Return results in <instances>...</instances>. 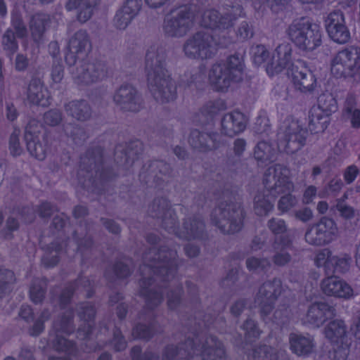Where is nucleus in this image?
<instances>
[{
	"mask_svg": "<svg viewBox=\"0 0 360 360\" xmlns=\"http://www.w3.org/2000/svg\"><path fill=\"white\" fill-rule=\"evenodd\" d=\"M289 46H278L273 53L266 51V46H253V61L255 64H264L267 74L272 77L283 71L291 77L296 88L302 91L312 90L316 79L311 73L307 74V69L300 61L296 64H290Z\"/></svg>",
	"mask_w": 360,
	"mask_h": 360,
	"instance_id": "1",
	"label": "nucleus"
},
{
	"mask_svg": "<svg viewBox=\"0 0 360 360\" xmlns=\"http://www.w3.org/2000/svg\"><path fill=\"white\" fill-rule=\"evenodd\" d=\"M205 27L212 30H225L229 27L231 20H226V18L220 19L217 11L209 10L200 16L196 17L191 8L181 6L172 11L166 16L164 30L169 37H181L193 26L194 20Z\"/></svg>",
	"mask_w": 360,
	"mask_h": 360,
	"instance_id": "2",
	"label": "nucleus"
},
{
	"mask_svg": "<svg viewBox=\"0 0 360 360\" xmlns=\"http://www.w3.org/2000/svg\"><path fill=\"white\" fill-rule=\"evenodd\" d=\"M243 77L242 58L233 56L226 65H217L210 70L209 79L212 86L218 91H226L231 84Z\"/></svg>",
	"mask_w": 360,
	"mask_h": 360,
	"instance_id": "3",
	"label": "nucleus"
},
{
	"mask_svg": "<svg viewBox=\"0 0 360 360\" xmlns=\"http://www.w3.org/2000/svg\"><path fill=\"white\" fill-rule=\"evenodd\" d=\"M288 35L297 45H318L321 38L319 26L308 18L295 20L288 29Z\"/></svg>",
	"mask_w": 360,
	"mask_h": 360,
	"instance_id": "4",
	"label": "nucleus"
},
{
	"mask_svg": "<svg viewBox=\"0 0 360 360\" xmlns=\"http://www.w3.org/2000/svg\"><path fill=\"white\" fill-rule=\"evenodd\" d=\"M337 109L336 101L331 94H323L318 98L317 105L310 111L309 129L316 133L326 129L329 116Z\"/></svg>",
	"mask_w": 360,
	"mask_h": 360,
	"instance_id": "5",
	"label": "nucleus"
},
{
	"mask_svg": "<svg viewBox=\"0 0 360 360\" xmlns=\"http://www.w3.org/2000/svg\"><path fill=\"white\" fill-rule=\"evenodd\" d=\"M325 335L330 341L335 344L331 359L347 360L351 339L347 335L344 322L340 320L330 322L325 330Z\"/></svg>",
	"mask_w": 360,
	"mask_h": 360,
	"instance_id": "6",
	"label": "nucleus"
},
{
	"mask_svg": "<svg viewBox=\"0 0 360 360\" xmlns=\"http://www.w3.org/2000/svg\"><path fill=\"white\" fill-rule=\"evenodd\" d=\"M338 228L334 221L324 218L306 233V241L311 245H321L331 242L337 236Z\"/></svg>",
	"mask_w": 360,
	"mask_h": 360,
	"instance_id": "7",
	"label": "nucleus"
},
{
	"mask_svg": "<svg viewBox=\"0 0 360 360\" xmlns=\"http://www.w3.org/2000/svg\"><path fill=\"white\" fill-rule=\"evenodd\" d=\"M357 60L359 58L356 51H342L334 59L331 71L337 76L354 77L360 70Z\"/></svg>",
	"mask_w": 360,
	"mask_h": 360,
	"instance_id": "8",
	"label": "nucleus"
},
{
	"mask_svg": "<svg viewBox=\"0 0 360 360\" xmlns=\"http://www.w3.org/2000/svg\"><path fill=\"white\" fill-rule=\"evenodd\" d=\"M283 128V133L288 137V140L279 143L278 150L287 153H293L300 149L303 145L305 131L300 129L297 122L289 120Z\"/></svg>",
	"mask_w": 360,
	"mask_h": 360,
	"instance_id": "9",
	"label": "nucleus"
},
{
	"mask_svg": "<svg viewBox=\"0 0 360 360\" xmlns=\"http://www.w3.org/2000/svg\"><path fill=\"white\" fill-rule=\"evenodd\" d=\"M334 316V309L323 302L313 301L304 319V323L313 328L321 326L326 320Z\"/></svg>",
	"mask_w": 360,
	"mask_h": 360,
	"instance_id": "10",
	"label": "nucleus"
},
{
	"mask_svg": "<svg viewBox=\"0 0 360 360\" xmlns=\"http://www.w3.org/2000/svg\"><path fill=\"white\" fill-rule=\"evenodd\" d=\"M315 263L318 266L323 267L326 271L341 272L347 269L349 259L346 257L332 256L329 250L324 249L316 255Z\"/></svg>",
	"mask_w": 360,
	"mask_h": 360,
	"instance_id": "11",
	"label": "nucleus"
},
{
	"mask_svg": "<svg viewBox=\"0 0 360 360\" xmlns=\"http://www.w3.org/2000/svg\"><path fill=\"white\" fill-rule=\"evenodd\" d=\"M322 291L328 295L349 298L353 296V290L345 281L336 276L325 278L321 283Z\"/></svg>",
	"mask_w": 360,
	"mask_h": 360,
	"instance_id": "12",
	"label": "nucleus"
},
{
	"mask_svg": "<svg viewBox=\"0 0 360 360\" xmlns=\"http://www.w3.org/2000/svg\"><path fill=\"white\" fill-rule=\"evenodd\" d=\"M140 6V0H127L114 18L115 26L118 29H125L139 11Z\"/></svg>",
	"mask_w": 360,
	"mask_h": 360,
	"instance_id": "13",
	"label": "nucleus"
},
{
	"mask_svg": "<svg viewBox=\"0 0 360 360\" xmlns=\"http://www.w3.org/2000/svg\"><path fill=\"white\" fill-rule=\"evenodd\" d=\"M288 170L281 165L271 167L269 169L268 174L265 177L266 183L269 184L274 181V189L278 191V192L289 191L292 187V184L288 179Z\"/></svg>",
	"mask_w": 360,
	"mask_h": 360,
	"instance_id": "14",
	"label": "nucleus"
},
{
	"mask_svg": "<svg viewBox=\"0 0 360 360\" xmlns=\"http://www.w3.org/2000/svg\"><path fill=\"white\" fill-rule=\"evenodd\" d=\"M246 126V119L243 113L234 111L226 115L221 121L222 129L229 136L242 132Z\"/></svg>",
	"mask_w": 360,
	"mask_h": 360,
	"instance_id": "15",
	"label": "nucleus"
},
{
	"mask_svg": "<svg viewBox=\"0 0 360 360\" xmlns=\"http://www.w3.org/2000/svg\"><path fill=\"white\" fill-rule=\"evenodd\" d=\"M34 123H30L25 129V138L27 141V150L30 154L38 160H44L46 154V146L39 142H36L37 136L35 131H32V127Z\"/></svg>",
	"mask_w": 360,
	"mask_h": 360,
	"instance_id": "16",
	"label": "nucleus"
},
{
	"mask_svg": "<svg viewBox=\"0 0 360 360\" xmlns=\"http://www.w3.org/2000/svg\"><path fill=\"white\" fill-rule=\"evenodd\" d=\"M115 101L129 110H136L138 101L135 89L131 86H122L114 96Z\"/></svg>",
	"mask_w": 360,
	"mask_h": 360,
	"instance_id": "17",
	"label": "nucleus"
},
{
	"mask_svg": "<svg viewBox=\"0 0 360 360\" xmlns=\"http://www.w3.org/2000/svg\"><path fill=\"white\" fill-rule=\"evenodd\" d=\"M290 349L298 356H304L310 353L314 345L311 338L297 334H292L290 336Z\"/></svg>",
	"mask_w": 360,
	"mask_h": 360,
	"instance_id": "18",
	"label": "nucleus"
},
{
	"mask_svg": "<svg viewBox=\"0 0 360 360\" xmlns=\"http://www.w3.org/2000/svg\"><path fill=\"white\" fill-rule=\"evenodd\" d=\"M27 98L30 102L42 106L49 103L48 91L39 81H33L30 84Z\"/></svg>",
	"mask_w": 360,
	"mask_h": 360,
	"instance_id": "19",
	"label": "nucleus"
},
{
	"mask_svg": "<svg viewBox=\"0 0 360 360\" xmlns=\"http://www.w3.org/2000/svg\"><path fill=\"white\" fill-rule=\"evenodd\" d=\"M281 291V283L279 281H274L273 283H264L259 291V299L261 303L265 301H271Z\"/></svg>",
	"mask_w": 360,
	"mask_h": 360,
	"instance_id": "20",
	"label": "nucleus"
},
{
	"mask_svg": "<svg viewBox=\"0 0 360 360\" xmlns=\"http://www.w3.org/2000/svg\"><path fill=\"white\" fill-rule=\"evenodd\" d=\"M12 25L15 30V35L11 30H8L4 34L3 41L6 45L15 43V38L25 36L26 30L21 20L17 17H13Z\"/></svg>",
	"mask_w": 360,
	"mask_h": 360,
	"instance_id": "21",
	"label": "nucleus"
},
{
	"mask_svg": "<svg viewBox=\"0 0 360 360\" xmlns=\"http://www.w3.org/2000/svg\"><path fill=\"white\" fill-rule=\"evenodd\" d=\"M49 18L44 14H37L34 15L30 23V31L32 37L35 41L39 39L46 26V21Z\"/></svg>",
	"mask_w": 360,
	"mask_h": 360,
	"instance_id": "22",
	"label": "nucleus"
},
{
	"mask_svg": "<svg viewBox=\"0 0 360 360\" xmlns=\"http://www.w3.org/2000/svg\"><path fill=\"white\" fill-rule=\"evenodd\" d=\"M68 111H70L72 116L77 120H84L89 115V108L83 102H72L68 106Z\"/></svg>",
	"mask_w": 360,
	"mask_h": 360,
	"instance_id": "23",
	"label": "nucleus"
},
{
	"mask_svg": "<svg viewBox=\"0 0 360 360\" xmlns=\"http://www.w3.org/2000/svg\"><path fill=\"white\" fill-rule=\"evenodd\" d=\"M329 37L337 44H345L350 37L349 32L345 25L339 27L338 29H332L327 30Z\"/></svg>",
	"mask_w": 360,
	"mask_h": 360,
	"instance_id": "24",
	"label": "nucleus"
},
{
	"mask_svg": "<svg viewBox=\"0 0 360 360\" xmlns=\"http://www.w3.org/2000/svg\"><path fill=\"white\" fill-rule=\"evenodd\" d=\"M344 25H345V18L342 13L340 11H335L329 13L325 20L326 30L332 29L335 30Z\"/></svg>",
	"mask_w": 360,
	"mask_h": 360,
	"instance_id": "25",
	"label": "nucleus"
},
{
	"mask_svg": "<svg viewBox=\"0 0 360 360\" xmlns=\"http://www.w3.org/2000/svg\"><path fill=\"white\" fill-rule=\"evenodd\" d=\"M98 0H83L82 6L79 7V12L78 14V20L82 22H86L91 16L92 8L91 7L96 5Z\"/></svg>",
	"mask_w": 360,
	"mask_h": 360,
	"instance_id": "26",
	"label": "nucleus"
},
{
	"mask_svg": "<svg viewBox=\"0 0 360 360\" xmlns=\"http://www.w3.org/2000/svg\"><path fill=\"white\" fill-rule=\"evenodd\" d=\"M272 154L271 147L266 142L259 143L255 150V157L257 160H269Z\"/></svg>",
	"mask_w": 360,
	"mask_h": 360,
	"instance_id": "27",
	"label": "nucleus"
},
{
	"mask_svg": "<svg viewBox=\"0 0 360 360\" xmlns=\"http://www.w3.org/2000/svg\"><path fill=\"white\" fill-rule=\"evenodd\" d=\"M20 132L19 129H14L9 140V150L11 153L14 155H20L22 152V148L19 142V135Z\"/></svg>",
	"mask_w": 360,
	"mask_h": 360,
	"instance_id": "28",
	"label": "nucleus"
},
{
	"mask_svg": "<svg viewBox=\"0 0 360 360\" xmlns=\"http://www.w3.org/2000/svg\"><path fill=\"white\" fill-rule=\"evenodd\" d=\"M94 41L86 31L79 30L70 39L69 43L72 45H86L92 44Z\"/></svg>",
	"mask_w": 360,
	"mask_h": 360,
	"instance_id": "29",
	"label": "nucleus"
},
{
	"mask_svg": "<svg viewBox=\"0 0 360 360\" xmlns=\"http://www.w3.org/2000/svg\"><path fill=\"white\" fill-rule=\"evenodd\" d=\"M212 41V37L207 31L202 30L197 32L193 37L194 45H209Z\"/></svg>",
	"mask_w": 360,
	"mask_h": 360,
	"instance_id": "30",
	"label": "nucleus"
},
{
	"mask_svg": "<svg viewBox=\"0 0 360 360\" xmlns=\"http://www.w3.org/2000/svg\"><path fill=\"white\" fill-rule=\"evenodd\" d=\"M345 116L348 118L353 127H360V110L354 107L347 108L345 112Z\"/></svg>",
	"mask_w": 360,
	"mask_h": 360,
	"instance_id": "31",
	"label": "nucleus"
},
{
	"mask_svg": "<svg viewBox=\"0 0 360 360\" xmlns=\"http://www.w3.org/2000/svg\"><path fill=\"white\" fill-rule=\"evenodd\" d=\"M237 36L239 39L244 41L252 37V30L248 23L243 22L239 27Z\"/></svg>",
	"mask_w": 360,
	"mask_h": 360,
	"instance_id": "32",
	"label": "nucleus"
},
{
	"mask_svg": "<svg viewBox=\"0 0 360 360\" xmlns=\"http://www.w3.org/2000/svg\"><path fill=\"white\" fill-rule=\"evenodd\" d=\"M61 119L60 114L56 110H52L46 112L44 115V122L49 125L57 124Z\"/></svg>",
	"mask_w": 360,
	"mask_h": 360,
	"instance_id": "33",
	"label": "nucleus"
},
{
	"mask_svg": "<svg viewBox=\"0 0 360 360\" xmlns=\"http://www.w3.org/2000/svg\"><path fill=\"white\" fill-rule=\"evenodd\" d=\"M336 207L341 216L345 219H350L354 217V211L351 207L343 205L342 202L338 203Z\"/></svg>",
	"mask_w": 360,
	"mask_h": 360,
	"instance_id": "34",
	"label": "nucleus"
},
{
	"mask_svg": "<svg viewBox=\"0 0 360 360\" xmlns=\"http://www.w3.org/2000/svg\"><path fill=\"white\" fill-rule=\"evenodd\" d=\"M210 46H186V53H188V52L191 53H196L198 52V58H207V53L209 51V49ZM193 57H196V56H194Z\"/></svg>",
	"mask_w": 360,
	"mask_h": 360,
	"instance_id": "35",
	"label": "nucleus"
},
{
	"mask_svg": "<svg viewBox=\"0 0 360 360\" xmlns=\"http://www.w3.org/2000/svg\"><path fill=\"white\" fill-rule=\"evenodd\" d=\"M294 200L291 195H285L281 198L278 203V208L282 212L287 211L293 205Z\"/></svg>",
	"mask_w": 360,
	"mask_h": 360,
	"instance_id": "36",
	"label": "nucleus"
},
{
	"mask_svg": "<svg viewBox=\"0 0 360 360\" xmlns=\"http://www.w3.org/2000/svg\"><path fill=\"white\" fill-rule=\"evenodd\" d=\"M269 226L271 230L276 233H282L285 229L284 221L280 219L270 221Z\"/></svg>",
	"mask_w": 360,
	"mask_h": 360,
	"instance_id": "37",
	"label": "nucleus"
},
{
	"mask_svg": "<svg viewBox=\"0 0 360 360\" xmlns=\"http://www.w3.org/2000/svg\"><path fill=\"white\" fill-rule=\"evenodd\" d=\"M266 2L274 11L281 9L290 0H262Z\"/></svg>",
	"mask_w": 360,
	"mask_h": 360,
	"instance_id": "38",
	"label": "nucleus"
},
{
	"mask_svg": "<svg viewBox=\"0 0 360 360\" xmlns=\"http://www.w3.org/2000/svg\"><path fill=\"white\" fill-rule=\"evenodd\" d=\"M274 356L271 348L265 347L260 349L259 358L262 359L261 360H274L275 359Z\"/></svg>",
	"mask_w": 360,
	"mask_h": 360,
	"instance_id": "39",
	"label": "nucleus"
},
{
	"mask_svg": "<svg viewBox=\"0 0 360 360\" xmlns=\"http://www.w3.org/2000/svg\"><path fill=\"white\" fill-rule=\"evenodd\" d=\"M63 70L60 65L56 66L51 72L52 81L55 83L60 82L63 79Z\"/></svg>",
	"mask_w": 360,
	"mask_h": 360,
	"instance_id": "40",
	"label": "nucleus"
},
{
	"mask_svg": "<svg viewBox=\"0 0 360 360\" xmlns=\"http://www.w3.org/2000/svg\"><path fill=\"white\" fill-rule=\"evenodd\" d=\"M358 169L354 166H350L347 168L345 173V179L348 182H352L356 177Z\"/></svg>",
	"mask_w": 360,
	"mask_h": 360,
	"instance_id": "41",
	"label": "nucleus"
},
{
	"mask_svg": "<svg viewBox=\"0 0 360 360\" xmlns=\"http://www.w3.org/2000/svg\"><path fill=\"white\" fill-rule=\"evenodd\" d=\"M44 297V291L41 288L35 289L32 288L30 289V297L34 302H38L41 300Z\"/></svg>",
	"mask_w": 360,
	"mask_h": 360,
	"instance_id": "42",
	"label": "nucleus"
},
{
	"mask_svg": "<svg viewBox=\"0 0 360 360\" xmlns=\"http://www.w3.org/2000/svg\"><path fill=\"white\" fill-rule=\"evenodd\" d=\"M27 65V60L23 55H18L15 60V68L18 70H23Z\"/></svg>",
	"mask_w": 360,
	"mask_h": 360,
	"instance_id": "43",
	"label": "nucleus"
},
{
	"mask_svg": "<svg viewBox=\"0 0 360 360\" xmlns=\"http://www.w3.org/2000/svg\"><path fill=\"white\" fill-rule=\"evenodd\" d=\"M241 13H242V10H241L240 6L233 7V13L226 14L224 16H221L220 19H221L223 18H226V22L229 21V20H231V25L229 26V27H231L233 24V20L236 19L237 16L240 15Z\"/></svg>",
	"mask_w": 360,
	"mask_h": 360,
	"instance_id": "44",
	"label": "nucleus"
},
{
	"mask_svg": "<svg viewBox=\"0 0 360 360\" xmlns=\"http://www.w3.org/2000/svg\"><path fill=\"white\" fill-rule=\"evenodd\" d=\"M244 329L247 331L249 336H255L256 334H258L257 328L253 321H248L244 325Z\"/></svg>",
	"mask_w": 360,
	"mask_h": 360,
	"instance_id": "45",
	"label": "nucleus"
},
{
	"mask_svg": "<svg viewBox=\"0 0 360 360\" xmlns=\"http://www.w3.org/2000/svg\"><path fill=\"white\" fill-rule=\"evenodd\" d=\"M259 266L263 267L264 264L257 258L249 259L247 262V266L250 270L257 269Z\"/></svg>",
	"mask_w": 360,
	"mask_h": 360,
	"instance_id": "46",
	"label": "nucleus"
},
{
	"mask_svg": "<svg viewBox=\"0 0 360 360\" xmlns=\"http://www.w3.org/2000/svg\"><path fill=\"white\" fill-rule=\"evenodd\" d=\"M316 193V190L313 186L309 187L304 192V202L305 203H309L311 201V197L314 196Z\"/></svg>",
	"mask_w": 360,
	"mask_h": 360,
	"instance_id": "47",
	"label": "nucleus"
},
{
	"mask_svg": "<svg viewBox=\"0 0 360 360\" xmlns=\"http://www.w3.org/2000/svg\"><path fill=\"white\" fill-rule=\"evenodd\" d=\"M351 332L356 339L360 340V317L352 326Z\"/></svg>",
	"mask_w": 360,
	"mask_h": 360,
	"instance_id": "48",
	"label": "nucleus"
},
{
	"mask_svg": "<svg viewBox=\"0 0 360 360\" xmlns=\"http://www.w3.org/2000/svg\"><path fill=\"white\" fill-rule=\"evenodd\" d=\"M342 186V183L340 180H333L329 185V191H327V194H329L330 193L338 191L340 189Z\"/></svg>",
	"mask_w": 360,
	"mask_h": 360,
	"instance_id": "49",
	"label": "nucleus"
},
{
	"mask_svg": "<svg viewBox=\"0 0 360 360\" xmlns=\"http://www.w3.org/2000/svg\"><path fill=\"white\" fill-rule=\"evenodd\" d=\"M311 212L308 209H304L303 211L297 214V217L302 221H307L311 217Z\"/></svg>",
	"mask_w": 360,
	"mask_h": 360,
	"instance_id": "50",
	"label": "nucleus"
},
{
	"mask_svg": "<svg viewBox=\"0 0 360 360\" xmlns=\"http://www.w3.org/2000/svg\"><path fill=\"white\" fill-rule=\"evenodd\" d=\"M146 3L151 8H158L164 5L167 0H145Z\"/></svg>",
	"mask_w": 360,
	"mask_h": 360,
	"instance_id": "51",
	"label": "nucleus"
},
{
	"mask_svg": "<svg viewBox=\"0 0 360 360\" xmlns=\"http://www.w3.org/2000/svg\"><path fill=\"white\" fill-rule=\"evenodd\" d=\"M262 205L261 204H259L257 202V205H256V210H257V214H266V212H268L269 211H270L272 209L273 205L271 203H267L264 207V212L260 210V208H262Z\"/></svg>",
	"mask_w": 360,
	"mask_h": 360,
	"instance_id": "52",
	"label": "nucleus"
},
{
	"mask_svg": "<svg viewBox=\"0 0 360 360\" xmlns=\"http://www.w3.org/2000/svg\"><path fill=\"white\" fill-rule=\"evenodd\" d=\"M289 255L288 254H282L281 255H277L275 257V262L278 264H284L289 260Z\"/></svg>",
	"mask_w": 360,
	"mask_h": 360,
	"instance_id": "53",
	"label": "nucleus"
},
{
	"mask_svg": "<svg viewBox=\"0 0 360 360\" xmlns=\"http://www.w3.org/2000/svg\"><path fill=\"white\" fill-rule=\"evenodd\" d=\"M76 60H77V59H76V56L75 55V52L71 51L66 53L65 61L68 65H74L76 63Z\"/></svg>",
	"mask_w": 360,
	"mask_h": 360,
	"instance_id": "54",
	"label": "nucleus"
},
{
	"mask_svg": "<svg viewBox=\"0 0 360 360\" xmlns=\"http://www.w3.org/2000/svg\"><path fill=\"white\" fill-rule=\"evenodd\" d=\"M245 148V141L241 139L236 141L234 144V150L236 153H241Z\"/></svg>",
	"mask_w": 360,
	"mask_h": 360,
	"instance_id": "55",
	"label": "nucleus"
},
{
	"mask_svg": "<svg viewBox=\"0 0 360 360\" xmlns=\"http://www.w3.org/2000/svg\"><path fill=\"white\" fill-rule=\"evenodd\" d=\"M82 1L83 0H69L68 3L67 4V8L68 10H71L77 8V6H82Z\"/></svg>",
	"mask_w": 360,
	"mask_h": 360,
	"instance_id": "56",
	"label": "nucleus"
},
{
	"mask_svg": "<svg viewBox=\"0 0 360 360\" xmlns=\"http://www.w3.org/2000/svg\"><path fill=\"white\" fill-rule=\"evenodd\" d=\"M159 82L161 86V89H168L169 92L172 91V86L171 85V82L169 81V79H159Z\"/></svg>",
	"mask_w": 360,
	"mask_h": 360,
	"instance_id": "57",
	"label": "nucleus"
},
{
	"mask_svg": "<svg viewBox=\"0 0 360 360\" xmlns=\"http://www.w3.org/2000/svg\"><path fill=\"white\" fill-rule=\"evenodd\" d=\"M7 117L11 120H13L16 117V111L13 107H8Z\"/></svg>",
	"mask_w": 360,
	"mask_h": 360,
	"instance_id": "58",
	"label": "nucleus"
},
{
	"mask_svg": "<svg viewBox=\"0 0 360 360\" xmlns=\"http://www.w3.org/2000/svg\"><path fill=\"white\" fill-rule=\"evenodd\" d=\"M328 209V205L326 202H321L318 205V210L321 213H324Z\"/></svg>",
	"mask_w": 360,
	"mask_h": 360,
	"instance_id": "59",
	"label": "nucleus"
},
{
	"mask_svg": "<svg viewBox=\"0 0 360 360\" xmlns=\"http://www.w3.org/2000/svg\"><path fill=\"white\" fill-rule=\"evenodd\" d=\"M303 4H317L322 1V0H299Z\"/></svg>",
	"mask_w": 360,
	"mask_h": 360,
	"instance_id": "60",
	"label": "nucleus"
},
{
	"mask_svg": "<svg viewBox=\"0 0 360 360\" xmlns=\"http://www.w3.org/2000/svg\"><path fill=\"white\" fill-rule=\"evenodd\" d=\"M6 13V7L3 0H0V15H4Z\"/></svg>",
	"mask_w": 360,
	"mask_h": 360,
	"instance_id": "61",
	"label": "nucleus"
},
{
	"mask_svg": "<svg viewBox=\"0 0 360 360\" xmlns=\"http://www.w3.org/2000/svg\"><path fill=\"white\" fill-rule=\"evenodd\" d=\"M8 226L10 229H14L18 226V223L14 219H9Z\"/></svg>",
	"mask_w": 360,
	"mask_h": 360,
	"instance_id": "62",
	"label": "nucleus"
},
{
	"mask_svg": "<svg viewBox=\"0 0 360 360\" xmlns=\"http://www.w3.org/2000/svg\"><path fill=\"white\" fill-rule=\"evenodd\" d=\"M356 264L360 268V243H359V245H358L357 249H356Z\"/></svg>",
	"mask_w": 360,
	"mask_h": 360,
	"instance_id": "63",
	"label": "nucleus"
},
{
	"mask_svg": "<svg viewBox=\"0 0 360 360\" xmlns=\"http://www.w3.org/2000/svg\"><path fill=\"white\" fill-rule=\"evenodd\" d=\"M340 4H345L346 6H351L354 4L356 0H339Z\"/></svg>",
	"mask_w": 360,
	"mask_h": 360,
	"instance_id": "64",
	"label": "nucleus"
}]
</instances>
